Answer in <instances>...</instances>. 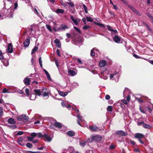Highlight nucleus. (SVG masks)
Listing matches in <instances>:
<instances>
[{
	"label": "nucleus",
	"instance_id": "f257e3e1",
	"mask_svg": "<svg viewBox=\"0 0 153 153\" xmlns=\"http://www.w3.org/2000/svg\"><path fill=\"white\" fill-rule=\"evenodd\" d=\"M110 75L111 79L114 80L116 82H117L119 81V71H115L112 74H110Z\"/></svg>",
	"mask_w": 153,
	"mask_h": 153
},
{
	"label": "nucleus",
	"instance_id": "f03ea898",
	"mask_svg": "<svg viewBox=\"0 0 153 153\" xmlns=\"http://www.w3.org/2000/svg\"><path fill=\"white\" fill-rule=\"evenodd\" d=\"M76 111H77L76 114L77 115H76V117L78 119V120H77V123L79 125L81 126L80 121L82 122L83 121H84L85 120L83 119L82 116L79 113V110L78 109H76Z\"/></svg>",
	"mask_w": 153,
	"mask_h": 153
},
{
	"label": "nucleus",
	"instance_id": "7ed1b4c3",
	"mask_svg": "<svg viewBox=\"0 0 153 153\" xmlns=\"http://www.w3.org/2000/svg\"><path fill=\"white\" fill-rule=\"evenodd\" d=\"M108 74V71L105 68L103 71L101 72V75L100 76V77L101 78H103L105 80H106L108 79L106 75Z\"/></svg>",
	"mask_w": 153,
	"mask_h": 153
},
{
	"label": "nucleus",
	"instance_id": "20e7f679",
	"mask_svg": "<svg viewBox=\"0 0 153 153\" xmlns=\"http://www.w3.org/2000/svg\"><path fill=\"white\" fill-rule=\"evenodd\" d=\"M91 138L92 139V141L95 140L99 142L101 140L102 137L101 136L99 135H91Z\"/></svg>",
	"mask_w": 153,
	"mask_h": 153
},
{
	"label": "nucleus",
	"instance_id": "39448f33",
	"mask_svg": "<svg viewBox=\"0 0 153 153\" xmlns=\"http://www.w3.org/2000/svg\"><path fill=\"white\" fill-rule=\"evenodd\" d=\"M6 11L7 12V16L10 18H12L13 17L14 10L13 8H11L9 9H6Z\"/></svg>",
	"mask_w": 153,
	"mask_h": 153
},
{
	"label": "nucleus",
	"instance_id": "423d86ee",
	"mask_svg": "<svg viewBox=\"0 0 153 153\" xmlns=\"http://www.w3.org/2000/svg\"><path fill=\"white\" fill-rule=\"evenodd\" d=\"M42 92L43 94L42 95L45 97H48L49 94L50 93V91L46 88H43L42 90Z\"/></svg>",
	"mask_w": 153,
	"mask_h": 153
},
{
	"label": "nucleus",
	"instance_id": "0eeeda50",
	"mask_svg": "<svg viewBox=\"0 0 153 153\" xmlns=\"http://www.w3.org/2000/svg\"><path fill=\"white\" fill-rule=\"evenodd\" d=\"M68 27L67 26L65 25H62L59 27L57 30H55V31H59L60 30H65L66 29H68Z\"/></svg>",
	"mask_w": 153,
	"mask_h": 153
},
{
	"label": "nucleus",
	"instance_id": "6e6552de",
	"mask_svg": "<svg viewBox=\"0 0 153 153\" xmlns=\"http://www.w3.org/2000/svg\"><path fill=\"white\" fill-rule=\"evenodd\" d=\"M116 133L119 136H125L127 135V134L126 132L122 131H118Z\"/></svg>",
	"mask_w": 153,
	"mask_h": 153
},
{
	"label": "nucleus",
	"instance_id": "1a4fd4ad",
	"mask_svg": "<svg viewBox=\"0 0 153 153\" xmlns=\"http://www.w3.org/2000/svg\"><path fill=\"white\" fill-rule=\"evenodd\" d=\"M7 52L11 53L13 51V46L11 43H9L7 46Z\"/></svg>",
	"mask_w": 153,
	"mask_h": 153
},
{
	"label": "nucleus",
	"instance_id": "9d476101",
	"mask_svg": "<svg viewBox=\"0 0 153 153\" xmlns=\"http://www.w3.org/2000/svg\"><path fill=\"white\" fill-rule=\"evenodd\" d=\"M130 94V90L127 88H125L123 92L124 97H126L127 95Z\"/></svg>",
	"mask_w": 153,
	"mask_h": 153
},
{
	"label": "nucleus",
	"instance_id": "9b49d317",
	"mask_svg": "<svg viewBox=\"0 0 153 153\" xmlns=\"http://www.w3.org/2000/svg\"><path fill=\"white\" fill-rule=\"evenodd\" d=\"M144 135L141 134L137 133L136 134L134 137L136 138H138V139H141L144 137Z\"/></svg>",
	"mask_w": 153,
	"mask_h": 153
},
{
	"label": "nucleus",
	"instance_id": "f8f14e48",
	"mask_svg": "<svg viewBox=\"0 0 153 153\" xmlns=\"http://www.w3.org/2000/svg\"><path fill=\"white\" fill-rule=\"evenodd\" d=\"M30 42V40L28 39H26L23 43L24 46L25 47H27L29 45Z\"/></svg>",
	"mask_w": 153,
	"mask_h": 153
},
{
	"label": "nucleus",
	"instance_id": "ddd939ff",
	"mask_svg": "<svg viewBox=\"0 0 153 153\" xmlns=\"http://www.w3.org/2000/svg\"><path fill=\"white\" fill-rule=\"evenodd\" d=\"M114 41L116 43H119L120 41V38L117 36H115L113 38Z\"/></svg>",
	"mask_w": 153,
	"mask_h": 153
},
{
	"label": "nucleus",
	"instance_id": "4468645a",
	"mask_svg": "<svg viewBox=\"0 0 153 153\" xmlns=\"http://www.w3.org/2000/svg\"><path fill=\"white\" fill-rule=\"evenodd\" d=\"M94 51H99L98 50L95 48H93L91 50L90 55L92 56H95V52Z\"/></svg>",
	"mask_w": 153,
	"mask_h": 153
},
{
	"label": "nucleus",
	"instance_id": "2eb2a0df",
	"mask_svg": "<svg viewBox=\"0 0 153 153\" xmlns=\"http://www.w3.org/2000/svg\"><path fill=\"white\" fill-rule=\"evenodd\" d=\"M23 82L26 85H29L30 82V79L27 77L25 78Z\"/></svg>",
	"mask_w": 153,
	"mask_h": 153
},
{
	"label": "nucleus",
	"instance_id": "dca6fc26",
	"mask_svg": "<svg viewBox=\"0 0 153 153\" xmlns=\"http://www.w3.org/2000/svg\"><path fill=\"white\" fill-rule=\"evenodd\" d=\"M7 122L11 124H15L16 123L14 120L12 118L9 119L7 120Z\"/></svg>",
	"mask_w": 153,
	"mask_h": 153
},
{
	"label": "nucleus",
	"instance_id": "f3484780",
	"mask_svg": "<svg viewBox=\"0 0 153 153\" xmlns=\"http://www.w3.org/2000/svg\"><path fill=\"white\" fill-rule=\"evenodd\" d=\"M68 73L72 76H74L76 74V73H75L74 71L70 69L68 70Z\"/></svg>",
	"mask_w": 153,
	"mask_h": 153
},
{
	"label": "nucleus",
	"instance_id": "a211bd4d",
	"mask_svg": "<svg viewBox=\"0 0 153 153\" xmlns=\"http://www.w3.org/2000/svg\"><path fill=\"white\" fill-rule=\"evenodd\" d=\"M99 65L100 67H104L105 66L106 64V61L104 60H103L100 61L99 63Z\"/></svg>",
	"mask_w": 153,
	"mask_h": 153
},
{
	"label": "nucleus",
	"instance_id": "6ab92c4d",
	"mask_svg": "<svg viewBox=\"0 0 153 153\" xmlns=\"http://www.w3.org/2000/svg\"><path fill=\"white\" fill-rule=\"evenodd\" d=\"M67 134L69 136L72 137L75 135V133L74 132L71 131H68L67 133Z\"/></svg>",
	"mask_w": 153,
	"mask_h": 153
},
{
	"label": "nucleus",
	"instance_id": "aec40b11",
	"mask_svg": "<svg viewBox=\"0 0 153 153\" xmlns=\"http://www.w3.org/2000/svg\"><path fill=\"white\" fill-rule=\"evenodd\" d=\"M54 126L58 128H60L62 127V125L61 123H60L58 122H55L54 123Z\"/></svg>",
	"mask_w": 153,
	"mask_h": 153
},
{
	"label": "nucleus",
	"instance_id": "412c9836",
	"mask_svg": "<svg viewBox=\"0 0 153 153\" xmlns=\"http://www.w3.org/2000/svg\"><path fill=\"white\" fill-rule=\"evenodd\" d=\"M59 94L62 97H65L67 96L68 93L66 92H63L60 91H58Z\"/></svg>",
	"mask_w": 153,
	"mask_h": 153
},
{
	"label": "nucleus",
	"instance_id": "4be33fe9",
	"mask_svg": "<svg viewBox=\"0 0 153 153\" xmlns=\"http://www.w3.org/2000/svg\"><path fill=\"white\" fill-rule=\"evenodd\" d=\"M46 135V136H45L44 138H45L46 140L48 142H50L51 141L53 137L49 136L47 134H45Z\"/></svg>",
	"mask_w": 153,
	"mask_h": 153
},
{
	"label": "nucleus",
	"instance_id": "5701e85b",
	"mask_svg": "<svg viewBox=\"0 0 153 153\" xmlns=\"http://www.w3.org/2000/svg\"><path fill=\"white\" fill-rule=\"evenodd\" d=\"M147 108L149 110V112H151L153 110V104H151L150 105H148Z\"/></svg>",
	"mask_w": 153,
	"mask_h": 153
},
{
	"label": "nucleus",
	"instance_id": "b1692460",
	"mask_svg": "<svg viewBox=\"0 0 153 153\" xmlns=\"http://www.w3.org/2000/svg\"><path fill=\"white\" fill-rule=\"evenodd\" d=\"M89 128L91 129L94 131H97L98 128L96 126H90Z\"/></svg>",
	"mask_w": 153,
	"mask_h": 153
},
{
	"label": "nucleus",
	"instance_id": "393cba45",
	"mask_svg": "<svg viewBox=\"0 0 153 153\" xmlns=\"http://www.w3.org/2000/svg\"><path fill=\"white\" fill-rule=\"evenodd\" d=\"M143 126L144 128L148 129H149L151 128V126L144 123H143Z\"/></svg>",
	"mask_w": 153,
	"mask_h": 153
},
{
	"label": "nucleus",
	"instance_id": "a878e982",
	"mask_svg": "<svg viewBox=\"0 0 153 153\" xmlns=\"http://www.w3.org/2000/svg\"><path fill=\"white\" fill-rule=\"evenodd\" d=\"M3 2L4 3V7L6 8V5L7 2L8 4H11V2L10 0H4Z\"/></svg>",
	"mask_w": 153,
	"mask_h": 153
},
{
	"label": "nucleus",
	"instance_id": "bb28decb",
	"mask_svg": "<svg viewBox=\"0 0 153 153\" xmlns=\"http://www.w3.org/2000/svg\"><path fill=\"white\" fill-rule=\"evenodd\" d=\"M34 92L38 96H40L41 94V91L40 90L35 89L34 90Z\"/></svg>",
	"mask_w": 153,
	"mask_h": 153
},
{
	"label": "nucleus",
	"instance_id": "cd10ccee",
	"mask_svg": "<svg viewBox=\"0 0 153 153\" xmlns=\"http://www.w3.org/2000/svg\"><path fill=\"white\" fill-rule=\"evenodd\" d=\"M86 144V141L85 140H83L82 141L80 142L79 145H80L82 147H83L85 146Z\"/></svg>",
	"mask_w": 153,
	"mask_h": 153
},
{
	"label": "nucleus",
	"instance_id": "c85d7f7f",
	"mask_svg": "<svg viewBox=\"0 0 153 153\" xmlns=\"http://www.w3.org/2000/svg\"><path fill=\"white\" fill-rule=\"evenodd\" d=\"M38 137H42L44 138L45 136H46V135L45 133H44L43 134H42L41 133H38L37 134Z\"/></svg>",
	"mask_w": 153,
	"mask_h": 153
},
{
	"label": "nucleus",
	"instance_id": "c756f323",
	"mask_svg": "<svg viewBox=\"0 0 153 153\" xmlns=\"http://www.w3.org/2000/svg\"><path fill=\"white\" fill-rule=\"evenodd\" d=\"M64 12V10L62 9H58L56 10V12L57 13H63Z\"/></svg>",
	"mask_w": 153,
	"mask_h": 153
},
{
	"label": "nucleus",
	"instance_id": "7c9ffc66",
	"mask_svg": "<svg viewBox=\"0 0 153 153\" xmlns=\"http://www.w3.org/2000/svg\"><path fill=\"white\" fill-rule=\"evenodd\" d=\"M94 23L96 25L98 26L99 27H105L104 25L102 24L97 22H94Z\"/></svg>",
	"mask_w": 153,
	"mask_h": 153
},
{
	"label": "nucleus",
	"instance_id": "2f4dec72",
	"mask_svg": "<svg viewBox=\"0 0 153 153\" xmlns=\"http://www.w3.org/2000/svg\"><path fill=\"white\" fill-rule=\"evenodd\" d=\"M4 65L6 67H7L9 65V62L8 60H5L3 62Z\"/></svg>",
	"mask_w": 153,
	"mask_h": 153
},
{
	"label": "nucleus",
	"instance_id": "473e14b6",
	"mask_svg": "<svg viewBox=\"0 0 153 153\" xmlns=\"http://www.w3.org/2000/svg\"><path fill=\"white\" fill-rule=\"evenodd\" d=\"M69 11L71 13H74L75 12V9L74 7L69 8Z\"/></svg>",
	"mask_w": 153,
	"mask_h": 153
},
{
	"label": "nucleus",
	"instance_id": "72a5a7b5",
	"mask_svg": "<svg viewBox=\"0 0 153 153\" xmlns=\"http://www.w3.org/2000/svg\"><path fill=\"white\" fill-rule=\"evenodd\" d=\"M38 49V48L37 47H35L32 50L31 54H33Z\"/></svg>",
	"mask_w": 153,
	"mask_h": 153
},
{
	"label": "nucleus",
	"instance_id": "f704fd0d",
	"mask_svg": "<svg viewBox=\"0 0 153 153\" xmlns=\"http://www.w3.org/2000/svg\"><path fill=\"white\" fill-rule=\"evenodd\" d=\"M36 96L34 94H32L31 97H29V99L32 100H34L36 98Z\"/></svg>",
	"mask_w": 153,
	"mask_h": 153
},
{
	"label": "nucleus",
	"instance_id": "c9c22d12",
	"mask_svg": "<svg viewBox=\"0 0 153 153\" xmlns=\"http://www.w3.org/2000/svg\"><path fill=\"white\" fill-rule=\"evenodd\" d=\"M79 19H74V20H73V21L74 22V23H75L76 25H78V22H79Z\"/></svg>",
	"mask_w": 153,
	"mask_h": 153
},
{
	"label": "nucleus",
	"instance_id": "e433bc0d",
	"mask_svg": "<svg viewBox=\"0 0 153 153\" xmlns=\"http://www.w3.org/2000/svg\"><path fill=\"white\" fill-rule=\"evenodd\" d=\"M107 111L110 112L112 111L113 108L111 106H108L107 108Z\"/></svg>",
	"mask_w": 153,
	"mask_h": 153
},
{
	"label": "nucleus",
	"instance_id": "4c0bfd02",
	"mask_svg": "<svg viewBox=\"0 0 153 153\" xmlns=\"http://www.w3.org/2000/svg\"><path fill=\"white\" fill-rule=\"evenodd\" d=\"M86 19L89 22H91L93 21V19L91 17H87Z\"/></svg>",
	"mask_w": 153,
	"mask_h": 153
},
{
	"label": "nucleus",
	"instance_id": "58836bf2",
	"mask_svg": "<svg viewBox=\"0 0 153 153\" xmlns=\"http://www.w3.org/2000/svg\"><path fill=\"white\" fill-rule=\"evenodd\" d=\"M79 86V84L76 82H74L72 85V86L74 87L77 88Z\"/></svg>",
	"mask_w": 153,
	"mask_h": 153
},
{
	"label": "nucleus",
	"instance_id": "ea45409f",
	"mask_svg": "<svg viewBox=\"0 0 153 153\" xmlns=\"http://www.w3.org/2000/svg\"><path fill=\"white\" fill-rule=\"evenodd\" d=\"M74 149L72 148H70L69 149H67V152H70L69 153H73V152Z\"/></svg>",
	"mask_w": 153,
	"mask_h": 153
},
{
	"label": "nucleus",
	"instance_id": "a19ab883",
	"mask_svg": "<svg viewBox=\"0 0 153 153\" xmlns=\"http://www.w3.org/2000/svg\"><path fill=\"white\" fill-rule=\"evenodd\" d=\"M135 99L137 100L140 103H143V101L140 98L136 97Z\"/></svg>",
	"mask_w": 153,
	"mask_h": 153
},
{
	"label": "nucleus",
	"instance_id": "79ce46f5",
	"mask_svg": "<svg viewBox=\"0 0 153 153\" xmlns=\"http://www.w3.org/2000/svg\"><path fill=\"white\" fill-rule=\"evenodd\" d=\"M22 118L25 120L27 121L28 120V117L26 115H22Z\"/></svg>",
	"mask_w": 153,
	"mask_h": 153
},
{
	"label": "nucleus",
	"instance_id": "37998d69",
	"mask_svg": "<svg viewBox=\"0 0 153 153\" xmlns=\"http://www.w3.org/2000/svg\"><path fill=\"white\" fill-rule=\"evenodd\" d=\"M46 28H47V29L51 32L52 31V30L51 28V26L48 25H46Z\"/></svg>",
	"mask_w": 153,
	"mask_h": 153
},
{
	"label": "nucleus",
	"instance_id": "c03bdc74",
	"mask_svg": "<svg viewBox=\"0 0 153 153\" xmlns=\"http://www.w3.org/2000/svg\"><path fill=\"white\" fill-rule=\"evenodd\" d=\"M83 7L85 10V13H88V10H87V8L85 4H83Z\"/></svg>",
	"mask_w": 153,
	"mask_h": 153
},
{
	"label": "nucleus",
	"instance_id": "a18cd8bd",
	"mask_svg": "<svg viewBox=\"0 0 153 153\" xmlns=\"http://www.w3.org/2000/svg\"><path fill=\"white\" fill-rule=\"evenodd\" d=\"M26 146L29 148H32V144L30 143H27L26 144Z\"/></svg>",
	"mask_w": 153,
	"mask_h": 153
},
{
	"label": "nucleus",
	"instance_id": "49530a36",
	"mask_svg": "<svg viewBox=\"0 0 153 153\" xmlns=\"http://www.w3.org/2000/svg\"><path fill=\"white\" fill-rule=\"evenodd\" d=\"M25 92L26 93L27 96L28 97H30V94H29V91L28 89L26 88L25 89Z\"/></svg>",
	"mask_w": 153,
	"mask_h": 153
},
{
	"label": "nucleus",
	"instance_id": "de8ad7c7",
	"mask_svg": "<svg viewBox=\"0 0 153 153\" xmlns=\"http://www.w3.org/2000/svg\"><path fill=\"white\" fill-rule=\"evenodd\" d=\"M3 109L2 107H0V117H1L3 114Z\"/></svg>",
	"mask_w": 153,
	"mask_h": 153
},
{
	"label": "nucleus",
	"instance_id": "09e8293b",
	"mask_svg": "<svg viewBox=\"0 0 153 153\" xmlns=\"http://www.w3.org/2000/svg\"><path fill=\"white\" fill-rule=\"evenodd\" d=\"M74 28L76 31H77L79 33H81V31L79 28L76 27H75V26H74Z\"/></svg>",
	"mask_w": 153,
	"mask_h": 153
},
{
	"label": "nucleus",
	"instance_id": "8fccbe9b",
	"mask_svg": "<svg viewBox=\"0 0 153 153\" xmlns=\"http://www.w3.org/2000/svg\"><path fill=\"white\" fill-rule=\"evenodd\" d=\"M67 3L71 7H74V4L73 3L71 2H67Z\"/></svg>",
	"mask_w": 153,
	"mask_h": 153
},
{
	"label": "nucleus",
	"instance_id": "3c124183",
	"mask_svg": "<svg viewBox=\"0 0 153 153\" xmlns=\"http://www.w3.org/2000/svg\"><path fill=\"white\" fill-rule=\"evenodd\" d=\"M8 126L11 129H15L16 128V126L15 125H9Z\"/></svg>",
	"mask_w": 153,
	"mask_h": 153
},
{
	"label": "nucleus",
	"instance_id": "603ef678",
	"mask_svg": "<svg viewBox=\"0 0 153 153\" xmlns=\"http://www.w3.org/2000/svg\"><path fill=\"white\" fill-rule=\"evenodd\" d=\"M39 62L40 66L42 67V61L41 59V57H40L39 58Z\"/></svg>",
	"mask_w": 153,
	"mask_h": 153
},
{
	"label": "nucleus",
	"instance_id": "864d4df0",
	"mask_svg": "<svg viewBox=\"0 0 153 153\" xmlns=\"http://www.w3.org/2000/svg\"><path fill=\"white\" fill-rule=\"evenodd\" d=\"M115 146L114 145V144H112L110 146L109 148L110 149H112L115 148Z\"/></svg>",
	"mask_w": 153,
	"mask_h": 153
},
{
	"label": "nucleus",
	"instance_id": "5fc2aeb1",
	"mask_svg": "<svg viewBox=\"0 0 153 153\" xmlns=\"http://www.w3.org/2000/svg\"><path fill=\"white\" fill-rule=\"evenodd\" d=\"M2 92L4 93H9V91L6 88H4L3 91Z\"/></svg>",
	"mask_w": 153,
	"mask_h": 153
},
{
	"label": "nucleus",
	"instance_id": "6e6d98bb",
	"mask_svg": "<svg viewBox=\"0 0 153 153\" xmlns=\"http://www.w3.org/2000/svg\"><path fill=\"white\" fill-rule=\"evenodd\" d=\"M37 135V134L35 132L32 133L31 134V136L32 137H36Z\"/></svg>",
	"mask_w": 153,
	"mask_h": 153
},
{
	"label": "nucleus",
	"instance_id": "4d7b16f0",
	"mask_svg": "<svg viewBox=\"0 0 153 153\" xmlns=\"http://www.w3.org/2000/svg\"><path fill=\"white\" fill-rule=\"evenodd\" d=\"M56 46L58 48H60L61 47V44L60 42H58V43H57L56 44Z\"/></svg>",
	"mask_w": 153,
	"mask_h": 153
},
{
	"label": "nucleus",
	"instance_id": "13d9d810",
	"mask_svg": "<svg viewBox=\"0 0 153 153\" xmlns=\"http://www.w3.org/2000/svg\"><path fill=\"white\" fill-rule=\"evenodd\" d=\"M34 12L36 14L39 16H40V15L39 14V13H38L37 9L36 8H35V11Z\"/></svg>",
	"mask_w": 153,
	"mask_h": 153
},
{
	"label": "nucleus",
	"instance_id": "bf43d9fd",
	"mask_svg": "<svg viewBox=\"0 0 153 153\" xmlns=\"http://www.w3.org/2000/svg\"><path fill=\"white\" fill-rule=\"evenodd\" d=\"M107 27H108V29L109 30H110V31H112V30H113V29H112L111 28V27L110 26H109V25H107Z\"/></svg>",
	"mask_w": 153,
	"mask_h": 153
},
{
	"label": "nucleus",
	"instance_id": "052dcab7",
	"mask_svg": "<svg viewBox=\"0 0 153 153\" xmlns=\"http://www.w3.org/2000/svg\"><path fill=\"white\" fill-rule=\"evenodd\" d=\"M56 52L57 55L59 56H61V55L60 54V51L58 49H57L56 51Z\"/></svg>",
	"mask_w": 153,
	"mask_h": 153
},
{
	"label": "nucleus",
	"instance_id": "680f3d73",
	"mask_svg": "<svg viewBox=\"0 0 153 153\" xmlns=\"http://www.w3.org/2000/svg\"><path fill=\"white\" fill-rule=\"evenodd\" d=\"M90 27V26L88 25H85L82 27L83 29L86 30Z\"/></svg>",
	"mask_w": 153,
	"mask_h": 153
},
{
	"label": "nucleus",
	"instance_id": "e2e57ef3",
	"mask_svg": "<svg viewBox=\"0 0 153 153\" xmlns=\"http://www.w3.org/2000/svg\"><path fill=\"white\" fill-rule=\"evenodd\" d=\"M110 97L109 95L107 94L105 96V99H106V100H108L110 99Z\"/></svg>",
	"mask_w": 153,
	"mask_h": 153
},
{
	"label": "nucleus",
	"instance_id": "0e129e2a",
	"mask_svg": "<svg viewBox=\"0 0 153 153\" xmlns=\"http://www.w3.org/2000/svg\"><path fill=\"white\" fill-rule=\"evenodd\" d=\"M77 62L78 63H79L80 64H82L81 60L79 58L77 59Z\"/></svg>",
	"mask_w": 153,
	"mask_h": 153
},
{
	"label": "nucleus",
	"instance_id": "69168bd1",
	"mask_svg": "<svg viewBox=\"0 0 153 153\" xmlns=\"http://www.w3.org/2000/svg\"><path fill=\"white\" fill-rule=\"evenodd\" d=\"M28 140L30 141H32V140L34 139L33 137H27Z\"/></svg>",
	"mask_w": 153,
	"mask_h": 153
},
{
	"label": "nucleus",
	"instance_id": "338daca9",
	"mask_svg": "<svg viewBox=\"0 0 153 153\" xmlns=\"http://www.w3.org/2000/svg\"><path fill=\"white\" fill-rule=\"evenodd\" d=\"M23 134V132L22 131H19L18 132L17 134L19 135H22Z\"/></svg>",
	"mask_w": 153,
	"mask_h": 153
},
{
	"label": "nucleus",
	"instance_id": "774afa93",
	"mask_svg": "<svg viewBox=\"0 0 153 153\" xmlns=\"http://www.w3.org/2000/svg\"><path fill=\"white\" fill-rule=\"evenodd\" d=\"M60 41L58 39H55L54 41V42H55V43L56 44L58 43V42H60Z\"/></svg>",
	"mask_w": 153,
	"mask_h": 153
}]
</instances>
